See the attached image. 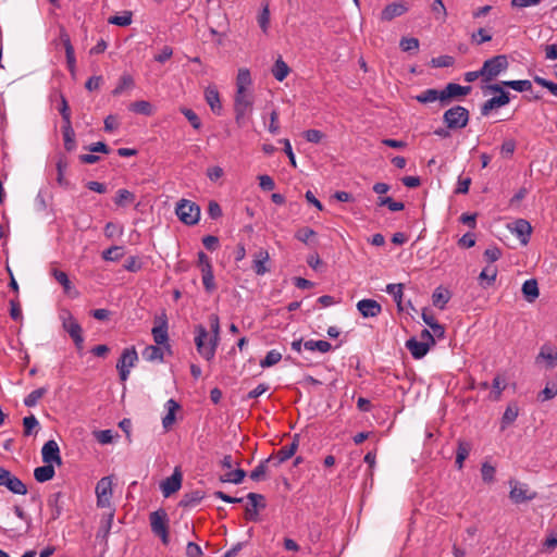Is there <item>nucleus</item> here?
<instances>
[{
  "instance_id": "obj_1",
  "label": "nucleus",
  "mask_w": 557,
  "mask_h": 557,
  "mask_svg": "<svg viewBox=\"0 0 557 557\" xmlns=\"http://www.w3.org/2000/svg\"><path fill=\"white\" fill-rule=\"evenodd\" d=\"M212 336H209L207 329L203 325L196 326L195 344L197 351L206 360L210 361L215 355V349L220 339V322L219 317L211 314L209 317Z\"/></svg>"
},
{
  "instance_id": "obj_2",
  "label": "nucleus",
  "mask_w": 557,
  "mask_h": 557,
  "mask_svg": "<svg viewBox=\"0 0 557 557\" xmlns=\"http://www.w3.org/2000/svg\"><path fill=\"white\" fill-rule=\"evenodd\" d=\"M253 104V97L251 91H236L234 97V112L235 121L239 127H242L249 113L251 112Z\"/></svg>"
},
{
  "instance_id": "obj_3",
  "label": "nucleus",
  "mask_w": 557,
  "mask_h": 557,
  "mask_svg": "<svg viewBox=\"0 0 557 557\" xmlns=\"http://www.w3.org/2000/svg\"><path fill=\"white\" fill-rule=\"evenodd\" d=\"M151 531L159 536L164 545L169 544V517L165 510L159 509L149 515Z\"/></svg>"
},
{
  "instance_id": "obj_4",
  "label": "nucleus",
  "mask_w": 557,
  "mask_h": 557,
  "mask_svg": "<svg viewBox=\"0 0 557 557\" xmlns=\"http://www.w3.org/2000/svg\"><path fill=\"white\" fill-rule=\"evenodd\" d=\"M178 219L186 225H195L200 219V208L195 202L182 199L175 208Z\"/></svg>"
},
{
  "instance_id": "obj_5",
  "label": "nucleus",
  "mask_w": 557,
  "mask_h": 557,
  "mask_svg": "<svg viewBox=\"0 0 557 557\" xmlns=\"http://www.w3.org/2000/svg\"><path fill=\"white\" fill-rule=\"evenodd\" d=\"M509 66L508 59L499 54L486 60L482 66L483 81L491 82Z\"/></svg>"
},
{
  "instance_id": "obj_6",
  "label": "nucleus",
  "mask_w": 557,
  "mask_h": 557,
  "mask_svg": "<svg viewBox=\"0 0 557 557\" xmlns=\"http://www.w3.org/2000/svg\"><path fill=\"white\" fill-rule=\"evenodd\" d=\"M443 120L448 128L460 129L469 122V111L461 106H456L444 113Z\"/></svg>"
},
{
  "instance_id": "obj_7",
  "label": "nucleus",
  "mask_w": 557,
  "mask_h": 557,
  "mask_svg": "<svg viewBox=\"0 0 557 557\" xmlns=\"http://www.w3.org/2000/svg\"><path fill=\"white\" fill-rule=\"evenodd\" d=\"M60 319L62 320L63 329L69 333L77 349H82L84 337L81 324L69 311H63L60 314Z\"/></svg>"
},
{
  "instance_id": "obj_8",
  "label": "nucleus",
  "mask_w": 557,
  "mask_h": 557,
  "mask_svg": "<svg viewBox=\"0 0 557 557\" xmlns=\"http://www.w3.org/2000/svg\"><path fill=\"white\" fill-rule=\"evenodd\" d=\"M487 89L493 92H498L499 96L493 97L483 103L481 107V114L484 116L488 115L492 110L504 107L510 101L509 94L503 89L500 84L490 85L487 86Z\"/></svg>"
},
{
  "instance_id": "obj_9",
  "label": "nucleus",
  "mask_w": 557,
  "mask_h": 557,
  "mask_svg": "<svg viewBox=\"0 0 557 557\" xmlns=\"http://www.w3.org/2000/svg\"><path fill=\"white\" fill-rule=\"evenodd\" d=\"M95 492L97 497V506L99 508L112 507L111 498L113 495V491L111 476L101 478L96 485Z\"/></svg>"
},
{
  "instance_id": "obj_10",
  "label": "nucleus",
  "mask_w": 557,
  "mask_h": 557,
  "mask_svg": "<svg viewBox=\"0 0 557 557\" xmlns=\"http://www.w3.org/2000/svg\"><path fill=\"white\" fill-rule=\"evenodd\" d=\"M509 486H510L509 498L515 504L530 502V500H533L534 498H536V496H537V493L535 491L530 490L525 483H520L518 481L510 480Z\"/></svg>"
},
{
  "instance_id": "obj_11",
  "label": "nucleus",
  "mask_w": 557,
  "mask_h": 557,
  "mask_svg": "<svg viewBox=\"0 0 557 557\" xmlns=\"http://www.w3.org/2000/svg\"><path fill=\"white\" fill-rule=\"evenodd\" d=\"M153 327L151 330L153 341L157 345L162 346L169 350V335H168V319L165 313L154 318Z\"/></svg>"
},
{
  "instance_id": "obj_12",
  "label": "nucleus",
  "mask_w": 557,
  "mask_h": 557,
  "mask_svg": "<svg viewBox=\"0 0 557 557\" xmlns=\"http://www.w3.org/2000/svg\"><path fill=\"white\" fill-rule=\"evenodd\" d=\"M0 485L5 486L10 492L18 495L27 493L26 485L9 470L0 467Z\"/></svg>"
},
{
  "instance_id": "obj_13",
  "label": "nucleus",
  "mask_w": 557,
  "mask_h": 557,
  "mask_svg": "<svg viewBox=\"0 0 557 557\" xmlns=\"http://www.w3.org/2000/svg\"><path fill=\"white\" fill-rule=\"evenodd\" d=\"M409 10L408 4L404 0L392 2L384 7L380 13V21L391 22L395 17L401 16Z\"/></svg>"
},
{
  "instance_id": "obj_14",
  "label": "nucleus",
  "mask_w": 557,
  "mask_h": 557,
  "mask_svg": "<svg viewBox=\"0 0 557 557\" xmlns=\"http://www.w3.org/2000/svg\"><path fill=\"white\" fill-rule=\"evenodd\" d=\"M41 457L45 463H55L58 466L62 465L59 445L53 440H50L44 444L41 448Z\"/></svg>"
},
{
  "instance_id": "obj_15",
  "label": "nucleus",
  "mask_w": 557,
  "mask_h": 557,
  "mask_svg": "<svg viewBox=\"0 0 557 557\" xmlns=\"http://www.w3.org/2000/svg\"><path fill=\"white\" fill-rule=\"evenodd\" d=\"M536 363L544 362L545 367L553 369L557 366V348L552 344H544L535 358Z\"/></svg>"
},
{
  "instance_id": "obj_16",
  "label": "nucleus",
  "mask_w": 557,
  "mask_h": 557,
  "mask_svg": "<svg viewBox=\"0 0 557 557\" xmlns=\"http://www.w3.org/2000/svg\"><path fill=\"white\" fill-rule=\"evenodd\" d=\"M470 91V86H461L455 83H449L443 90H441L442 106H446L450 99L463 97Z\"/></svg>"
},
{
  "instance_id": "obj_17",
  "label": "nucleus",
  "mask_w": 557,
  "mask_h": 557,
  "mask_svg": "<svg viewBox=\"0 0 557 557\" xmlns=\"http://www.w3.org/2000/svg\"><path fill=\"white\" fill-rule=\"evenodd\" d=\"M247 499L249 500V505L246 507V518L257 520L259 509L265 507L264 496L257 493H249Z\"/></svg>"
},
{
  "instance_id": "obj_18",
  "label": "nucleus",
  "mask_w": 557,
  "mask_h": 557,
  "mask_svg": "<svg viewBox=\"0 0 557 557\" xmlns=\"http://www.w3.org/2000/svg\"><path fill=\"white\" fill-rule=\"evenodd\" d=\"M512 234H515L522 245H527L532 233L531 224L523 219H518L509 226Z\"/></svg>"
},
{
  "instance_id": "obj_19",
  "label": "nucleus",
  "mask_w": 557,
  "mask_h": 557,
  "mask_svg": "<svg viewBox=\"0 0 557 557\" xmlns=\"http://www.w3.org/2000/svg\"><path fill=\"white\" fill-rule=\"evenodd\" d=\"M357 309L363 318H374L382 312L381 305L374 299H361L357 302Z\"/></svg>"
},
{
  "instance_id": "obj_20",
  "label": "nucleus",
  "mask_w": 557,
  "mask_h": 557,
  "mask_svg": "<svg viewBox=\"0 0 557 557\" xmlns=\"http://www.w3.org/2000/svg\"><path fill=\"white\" fill-rule=\"evenodd\" d=\"M270 261V255L268 250L260 248L253 255L252 269L257 275H264L270 271L268 263Z\"/></svg>"
},
{
  "instance_id": "obj_21",
  "label": "nucleus",
  "mask_w": 557,
  "mask_h": 557,
  "mask_svg": "<svg viewBox=\"0 0 557 557\" xmlns=\"http://www.w3.org/2000/svg\"><path fill=\"white\" fill-rule=\"evenodd\" d=\"M181 484H182V474H181V472L175 470L171 476L166 478L161 483L162 494L165 497H169L171 494L177 492L181 488Z\"/></svg>"
},
{
  "instance_id": "obj_22",
  "label": "nucleus",
  "mask_w": 557,
  "mask_h": 557,
  "mask_svg": "<svg viewBox=\"0 0 557 557\" xmlns=\"http://www.w3.org/2000/svg\"><path fill=\"white\" fill-rule=\"evenodd\" d=\"M297 446V442L294 441L290 444L281 447L274 456H270L269 458H272L271 462L273 463V466L277 467L284 461L292 458L296 453Z\"/></svg>"
},
{
  "instance_id": "obj_23",
  "label": "nucleus",
  "mask_w": 557,
  "mask_h": 557,
  "mask_svg": "<svg viewBox=\"0 0 557 557\" xmlns=\"http://www.w3.org/2000/svg\"><path fill=\"white\" fill-rule=\"evenodd\" d=\"M205 98L213 113L220 114L222 104L215 86H208L205 90Z\"/></svg>"
},
{
  "instance_id": "obj_24",
  "label": "nucleus",
  "mask_w": 557,
  "mask_h": 557,
  "mask_svg": "<svg viewBox=\"0 0 557 557\" xmlns=\"http://www.w3.org/2000/svg\"><path fill=\"white\" fill-rule=\"evenodd\" d=\"M406 348L414 359H421L428 354L430 346H428V343L419 342L412 337L406 342Z\"/></svg>"
},
{
  "instance_id": "obj_25",
  "label": "nucleus",
  "mask_w": 557,
  "mask_h": 557,
  "mask_svg": "<svg viewBox=\"0 0 557 557\" xmlns=\"http://www.w3.org/2000/svg\"><path fill=\"white\" fill-rule=\"evenodd\" d=\"M497 277V268L494 265H487L485 267L480 275H479V282L480 285L483 288L490 287L494 284Z\"/></svg>"
},
{
  "instance_id": "obj_26",
  "label": "nucleus",
  "mask_w": 557,
  "mask_h": 557,
  "mask_svg": "<svg viewBox=\"0 0 557 557\" xmlns=\"http://www.w3.org/2000/svg\"><path fill=\"white\" fill-rule=\"evenodd\" d=\"M422 320L424 321L425 324H428L431 330L433 331V334L441 338V337H444V334H445V329L443 325H441L435 317L432 314V313H429L425 309L423 310L422 312Z\"/></svg>"
},
{
  "instance_id": "obj_27",
  "label": "nucleus",
  "mask_w": 557,
  "mask_h": 557,
  "mask_svg": "<svg viewBox=\"0 0 557 557\" xmlns=\"http://www.w3.org/2000/svg\"><path fill=\"white\" fill-rule=\"evenodd\" d=\"M137 352L135 348H126L123 350L121 358L119 359L116 363V368H123L131 369L135 362L137 361Z\"/></svg>"
},
{
  "instance_id": "obj_28",
  "label": "nucleus",
  "mask_w": 557,
  "mask_h": 557,
  "mask_svg": "<svg viewBox=\"0 0 557 557\" xmlns=\"http://www.w3.org/2000/svg\"><path fill=\"white\" fill-rule=\"evenodd\" d=\"M522 294L527 301L533 302L540 295L536 280H527L522 285Z\"/></svg>"
},
{
  "instance_id": "obj_29",
  "label": "nucleus",
  "mask_w": 557,
  "mask_h": 557,
  "mask_svg": "<svg viewBox=\"0 0 557 557\" xmlns=\"http://www.w3.org/2000/svg\"><path fill=\"white\" fill-rule=\"evenodd\" d=\"M164 347L162 346H153V345H150V346H147L141 355H143V358L146 360V361H162L163 360V355H164Z\"/></svg>"
},
{
  "instance_id": "obj_30",
  "label": "nucleus",
  "mask_w": 557,
  "mask_h": 557,
  "mask_svg": "<svg viewBox=\"0 0 557 557\" xmlns=\"http://www.w3.org/2000/svg\"><path fill=\"white\" fill-rule=\"evenodd\" d=\"M251 76L248 69H239L236 77V91H250Z\"/></svg>"
},
{
  "instance_id": "obj_31",
  "label": "nucleus",
  "mask_w": 557,
  "mask_h": 557,
  "mask_svg": "<svg viewBox=\"0 0 557 557\" xmlns=\"http://www.w3.org/2000/svg\"><path fill=\"white\" fill-rule=\"evenodd\" d=\"M165 407L168 409V413L162 419V425L168 430L175 422V412L180 409V405L174 399H169Z\"/></svg>"
},
{
  "instance_id": "obj_32",
  "label": "nucleus",
  "mask_w": 557,
  "mask_h": 557,
  "mask_svg": "<svg viewBox=\"0 0 557 557\" xmlns=\"http://www.w3.org/2000/svg\"><path fill=\"white\" fill-rule=\"evenodd\" d=\"M54 468L51 463H45V466L37 467L34 470V476L36 481L44 483L51 480L54 476Z\"/></svg>"
},
{
  "instance_id": "obj_33",
  "label": "nucleus",
  "mask_w": 557,
  "mask_h": 557,
  "mask_svg": "<svg viewBox=\"0 0 557 557\" xmlns=\"http://www.w3.org/2000/svg\"><path fill=\"white\" fill-rule=\"evenodd\" d=\"M62 134H63V140H64V148L67 151H72L76 147L75 141V132L72 127V123L69 122V124L63 123L62 125Z\"/></svg>"
},
{
  "instance_id": "obj_34",
  "label": "nucleus",
  "mask_w": 557,
  "mask_h": 557,
  "mask_svg": "<svg viewBox=\"0 0 557 557\" xmlns=\"http://www.w3.org/2000/svg\"><path fill=\"white\" fill-rule=\"evenodd\" d=\"M128 110L134 113L143 114L146 116H150L153 114L152 104L146 100H139V101H135V102L131 103L128 106Z\"/></svg>"
},
{
  "instance_id": "obj_35",
  "label": "nucleus",
  "mask_w": 557,
  "mask_h": 557,
  "mask_svg": "<svg viewBox=\"0 0 557 557\" xmlns=\"http://www.w3.org/2000/svg\"><path fill=\"white\" fill-rule=\"evenodd\" d=\"M414 99L420 103H430L438 100L442 103L441 90L437 89H425L419 95L414 97Z\"/></svg>"
},
{
  "instance_id": "obj_36",
  "label": "nucleus",
  "mask_w": 557,
  "mask_h": 557,
  "mask_svg": "<svg viewBox=\"0 0 557 557\" xmlns=\"http://www.w3.org/2000/svg\"><path fill=\"white\" fill-rule=\"evenodd\" d=\"M449 292L442 287H437L432 295L433 305L435 307H438L440 309H444L445 305L449 301Z\"/></svg>"
},
{
  "instance_id": "obj_37",
  "label": "nucleus",
  "mask_w": 557,
  "mask_h": 557,
  "mask_svg": "<svg viewBox=\"0 0 557 557\" xmlns=\"http://www.w3.org/2000/svg\"><path fill=\"white\" fill-rule=\"evenodd\" d=\"M136 197L132 191L122 188L116 191V195L114 197V203L117 207H125L129 203H133Z\"/></svg>"
},
{
  "instance_id": "obj_38",
  "label": "nucleus",
  "mask_w": 557,
  "mask_h": 557,
  "mask_svg": "<svg viewBox=\"0 0 557 557\" xmlns=\"http://www.w3.org/2000/svg\"><path fill=\"white\" fill-rule=\"evenodd\" d=\"M304 347L307 350L310 351H320L322 354H325L332 349V345L326 341H307L304 343Z\"/></svg>"
},
{
  "instance_id": "obj_39",
  "label": "nucleus",
  "mask_w": 557,
  "mask_h": 557,
  "mask_svg": "<svg viewBox=\"0 0 557 557\" xmlns=\"http://www.w3.org/2000/svg\"><path fill=\"white\" fill-rule=\"evenodd\" d=\"M289 73V67L288 65L283 61L282 58H278L275 63H274V66L272 69V74L273 76L278 81V82H283L287 75Z\"/></svg>"
},
{
  "instance_id": "obj_40",
  "label": "nucleus",
  "mask_w": 557,
  "mask_h": 557,
  "mask_svg": "<svg viewBox=\"0 0 557 557\" xmlns=\"http://www.w3.org/2000/svg\"><path fill=\"white\" fill-rule=\"evenodd\" d=\"M518 414V406L516 404L508 405L502 418V429L511 424L517 419Z\"/></svg>"
},
{
  "instance_id": "obj_41",
  "label": "nucleus",
  "mask_w": 557,
  "mask_h": 557,
  "mask_svg": "<svg viewBox=\"0 0 557 557\" xmlns=\"http://www.w3.org/2000/svg\"><path fill=\"white\" fill-rule=\"evenodd\" d=\"M471 450V445L467 442L460 441L458 443V449L456 454V465L458 469H461L463 466V461L468 458Z\"/></svg>"
},
{
  "instance_id": "obj_42",
  "label": "nucleus",
  "mask_w": 557,
  "mask_h": 557,
  "mask_svg": "<svg viewBox=\"0 0 557 557\" xmlns=\"http://www.w3.org/2000/svg\"><path fill=\"white\" fill-rule=\"evenodd\" d=\"M38 428H39V422L34 414L27 416L23 419L24 436H29L34 433H37Z\"/></svg>"
},
{
  "instance_id": "obj_43",
  "label": "nucleus",
  "mask_w": 557,
  "mask_h": 557,
  "mask_svg": "<svg viewBox=\"0 0 557 557\" xmlns=\"http://www.w3.org/2000/svg\"><path fill=\"white\" fill-rule=\"evenodd\" d=\"M246 476V472L243 469L230 470L221 476L222 482H228L233 484H239Z\"/></svg>"
},
{
  "instance_id": "obj_44",
  "label": "nucleus",
  "mask_w": 557,
  "mask_h": 557,
  "mask_svg": "<svg viewBox=\"0 0 557 557\" xmlns=\"http://www.w3.org/2000/svg\"><path fill=\"white\" fill-rule=\"evenodd\" d=\"M272 461V458H267L262 460L251 472L250 479L252 481H261L265 478V473L268 471V465Z\"/></svg>"
},
{
  "instance_id": "obj_45",
  "label": "nucleus",
  "mask_w": 557,
  "mask_h": 557,
  "mask_svg": "<svg viewBox=\"0 0 557 557\" xmlns=\"http://www.w3.org/2000/svg\"><path fill=\"white\" fill-rule=\"evenodd\" d=\"M502 87L506 86L509 87L516 91H529L532 88V84L528 79H521V81H504L500 83Z\"/></svg>"
},
{
  "instance_id": "obj_46",
  "label": "nucleus",
  "mask_w": 557,
  "mask_h": 557,
  "mask_svg": "<svg viewBox=\"0 0 557 557\" xmlns=\"http://www.w3.org/2000/svg\"><path fill=\"white\" fill-rule=\"evenodd\" d=\"M62 497V493L57 492L52 494L48 499V505L51 507V516L53 519L59 518L62 512V506L59 504Z\"/></svg>"
},
{
  "instance_id": "obj_47",
  "label": "nucleus",
  "mask_w": 557,
  "mask_h": 557,
  "mask_svg": "<svg viewBox=\"0 0 557 557\" xmlns=\"http://www.w3.org/2000/svg\"><path fill=\"white\" fill-rule=\"evenodd\" d=\"M47 392H48V389L46 387H40V388L33 391L25 397V399H24L25 406L35 407L37 405V403L39 401V399H41L46 395Z\"/></svg>"
},
{
  "instance_id": "obj_48",
  "label": "nucleus",
  "mask_w": 557,
  "mask_h": 557,
  "mask_svg": "<svg viewBox=\"0 0 557 557\" xmlns=\"http://www.w3.org/2000/svg\"><path fill=\"white\" fill-rule=\"evenodd\" d=\"M132 16L131 11H124L122 15L110 16L108 23L116 26H128L132 23Z\"/></svg>"
},
{
  "instance_id": "obj_49",
  "label": "nucleus",
  "mask_w": 557,
  "mask_h": 557,
  "mask_svg": "<svg viewBox=\"0 0 557 557\" xmlns=\"http://www.w3.org/2000/svg\"><path fill=\"white\" fill-rule=\"evenodd\" d=\"M134 86V79L131 75L124 74L121 76L117 86L113 89L114 96L121 95L125 89H129Z\"/></svg>"
},
{
  "instance_id": "obj_50",
  "label": "nucleus",
  "mask_w": 557,
  "mask_h": 557,
  "mask_svg": "<svg viewBox=\"0 0 557 557\" xmlns=\"http://www.w3.org/2000/svg\"><path fill=\"white\" fill-rule=\"evenodd\" d=\"M282 359V354L275 349L270 350L264 359L260 361L262 368H270L278 363Z\"/></svg>"
},
{
  "instance_id": "obj_51",
  "label": "nucleus",
  "mask_w": 557,
  "mask_h": 557,
  "mask_svg": "<svg viewBox=\"0 0 557 557\" xmlns=\"http://www.w3.org/2000/svg\"><path fill=\"white\" fill-rule=\"evenodd\" d=\"M431 11L437 21L445 22L447 12L442 0H434L431 4Z\"/></svg>"
},
{
  "instance_id": "obj_52",
  "label": "nucleus",
  "mask_w": 557,
  "mask_h": 557,
  "mask_svg": "<svg viewBox=\"0 0 557 557\" xmlns=\"http://www.w3.org/2000/svg\"><path fill=\"white\" fill-rule=\"evenodd\" d=\"M399 47L405 52L418 51L419 40L414 37H403L399 41Z\"/></svg>"
},
{
  "instance_id": "obj_53",
  "label": "nucleus",
  "mask_w": 557,
  "mask_h": 557,
  "mask_svg": "<svg viewBox=\"0 0 557 557\" xmlns=\"http://www.w3.org/2000/svg\"><path fill=\"white\" fill-rule=\"evenodd\" d=\"M403 288V284H388L386 287V292L394 297L399 309H401Z\"/></svg>"
},
{
  "instance_id": "obj_54",
  "label": "nucleus",
  "mask_w": 557,
  "mask_h": 557,
  "mask_svg": "<svg viewBox=\"0 0 557 557\" xmlns=\"http://www.w3.org/2000/svg\"><path fill=\"white\" fill-rule=\"evenodd\" d=\"M202 284L208 293H212L216 286L214 283L213 270L202 271Z\"/></svg>"
},
{
  "instance_id": "obj_55",
  "label": "nucleus",
  "mask_w": 557,
  "mask_h": 557,
  "mask_svg": "<svg viewBox=\"0 0 557 557\" xmlns=\"http://www.w3.org/2000/svg\"><path fill=\"white\" fill-rule=\"evenodd\" d=\"M379 206H386L391 211H400L404 209L405 205L400 201H395L391 197H381L379 198Z\"/></svg>"
},
{
  "instance_id": "obj_56",
  "label": "nucleus",
  "mask_w": 557,
  "mask_h": 557,
  "mask_svg": "<svg viewBox=\"0 0 557 557\" xmlns=\"http://www.w3.org/2000/svg\"><path fill=\"white\" fill-rule=\"evenodd\" d=\"M557 395V383H547L545 388L539 394L542 401L549 400Z\"/></svg>"
},
{
  "instance_id": "obj_57",
  "label": "nucleus",
  "mask_w": 557,
  "mask_h": 557,
  "mask_svg": "<svg viewBox=\"0 0 557 557\" xmlns=\"http://www.w3.org/2000/svg\"><path fill=\"white\" fill-rule=\"evenodd\" d=\"M505 380L499 375L495 376L493 380L494 392L492 393V397L494 400H498L500 398L502 392L505 389Z\"/></svg>"
},
{
  "instance_id": "obj_58",
  "label": "nucleus",
  "mask_w": 557,
  "mask_h": 557,
  "mask_svg": "<svg viewBox=\"0 0 557 557\" xmlns=\"http://www.w3.org/2000/svg\"><path fill=\"white\" fill-rule=\"evenodd\" d=\"M181 112L185 115V117L188 120V122L195 129H199L201 127L200 119L191 109L182 108Z\"/></svg>"
},
{
  "instance_id": "obj_59",
  "label": "nucleus",
  "mask_w": 557,
  "mask_h": 557,
  "mask_svg": "<svg viewBox=\"0 0 557 557\" xmlns=\"http://www.w3.org/2000/svg\"><path fill=\"white\" fill-rule=\"evenodd\" d=\"M59 112L62 115L63 123L69 124V122H71V111L67 100L63 95L60 96Z\"/></svg>"
},
{
  "instance_id": "obj_60",
  "label": "nucleus",
  "mask_w": 557,
  "mask_h": 557,
  "mask_svg": "<svg viewBox=\"0 0 557 557\" xmlns=\"http://www.w3.org/2000/svg\"><path fill=\"white\" fill-rule=\"evenodd\" d=\"M107 509L109 511L103 515V518L101 520V530H103L104 534H108L110 532L114 518V509L112 507Z\"/></svg>"
},
{
  "instance_id": "obj_61",
  "label": "nucleus",
  "mask_w": 557,
  "mask_h": 557,
  "mask_svg": "<svg viewBox=\"0 0 557 557\" xmlns=\"http://www.w3.org/2000/svg\"><path fill=\"white\" fill-rule=\"evenodd\" d=\"M270 23V10L269 5L265 4L261 11V13L258 16V24L261 27V29L267 33L268 27Z\"/></svg>"
},
{
  "instance_id": "obj_62",
  "label": "nucleus",
  "mask_w": 557,
  "mask_h": 557,
  "mask_svg": "<svg viewBox=\"0 0 557 557\" xmlns=\"http://www.w3.org/2000/svg\"><path fill=\"white\" fill-rule=\"evenodd\" d=\"M202 498L203 495L201 494V492L196 491L191 494H186L182 500V504L184 506H196L201 502Z\"/></svg>"
},
{
  "instance_id": "obj_63",
  "label": "nucleus",
  "mask_w": 557,
  "mask_h": 557,
  "mask_svg": "<svg viewBox=\"0 0 557 557\" xmlns=\"http://www.w3.org/2000/svg\"><path fill=\"white\" fill-rule=\"evenodd\" d=\"M54 278L63 286L64 290L67 293L71 289V281L67 277V274L63 271L54 269L52 272Z\"/></svg>"
},
{
  "instance_id": "obj_64",
  "label": "nucleus",
  "mask_w": 557,
  "mask_h": 557,
  "mask_svg": "<svg viewBox=\"0 0 557 557\" xmlns=\"http://www.w3.org/2000/svg\"><path fill=\"white\" fill-rule=\"evenodd\" d=\"M314 236H315V232L310 227H302V228L298 230L295 234V237L305 244H308L310 238H312Z\"/></svg>"
}]
</instances>
